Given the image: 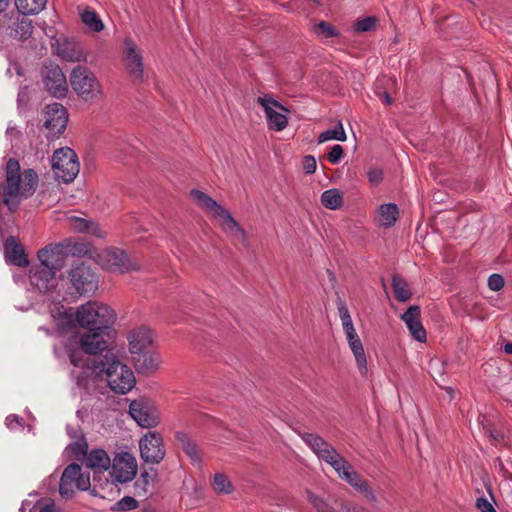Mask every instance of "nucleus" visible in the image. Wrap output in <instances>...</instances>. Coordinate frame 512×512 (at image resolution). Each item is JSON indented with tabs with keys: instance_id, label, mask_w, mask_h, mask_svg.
Returning <instances> with one entry per match:
<instances>
[{
	"instance_id": "obj_55",
	"label": "nucleus",
	"mask_w": 512,
	"mask_h": 512,
	"mask_svg": "<svg viewBox=\"0 0 512 512\" xmlns=\"http://www.w3.org/2000/svg\"><path fill=\"white\" fill-rule=\"evenodd\" d=\"M490 437L494 440L495 443H500L504 439V435L499 431H490Z\"/></svg>"
},
{
	"instance_id": "obj_18",
	"label": "nucleus",
	"mask_w": 512,
	"mask_h": 512,
	"mask_svg": "<svg viewBox=\"0 0 512 512\" xmlns=\"http://www.w3.org/2000/svg\"><path fill=\"white\" fill-rule=\"evenodd\" d=\"M55 53L68 62H87L88 54L83 45L74 39H57Z\"/></svg>"
},
{
	"instance_id": "obj_27",
	"label": "nucleus",
	"mask_w": 512,
	"mask_h": 512,
	"mask_svg": "<svg viewBox=\"0 0 512 512\" xmlns=\"http://www.w3.org/2000/svg\"><path fill=\"white\" fill-rule=\"evenodd\" d=\"M84 465L95 472H103L111 465L107 452L103 449H93L84 457Z\"/></svg>"
},
{
	"instance_id": "obj_31",
	"label": "nucleus",
	"mask_w": 512,
	"mask_h": 512,
	"mask_svg": "<svg viewBox=\"0 0 512 512\" xmlns=\"http://www.w3.org/2000/svg\"><path fill=\"white\" fill-rule=\"evenodd\" d=\"M47 0H15L18 13L23 15L37 14L42 11Z\"/></svg>"
},
{
	"instance_id": "obj_57",
	"label": "nucleus",
	"mask_w": 512,
	"mask_h": 512,
	"mask_svg": "<svg viewBox=\"0 0 512 512\" xmlns=\"http://www.w3.org/2000/svg\"><path fill=\"white\" fill-rule=\"evenodd\" d=\"M152 477L147 472H143L140 476V481L144 483V485H148Z\"/></svg>"
},
{
	"instance_id": "obj_9",
	"label": "nucleus",
	"mask_w": 512,
	"mask_h": 512,
	"mask_svg": "<svg viewBox=\"0 0 512 512\" xmlns=\"http://www.w3.org/2000/svg\"><path fill=\"white\" fill-rule=\"evenodd\" d=\"M68 278L80 295H90L98 289L99 280L97 275L84 262L74 265L68 271Z\"/></svg>"
},
{
	"instance_id": "obj_60",
	"label": "nucleus",
	"mask_w": 512,
	"mask_h": 512,
	"mask_svg": "<svg viewBox=\"0 0 512 512\" xmlns=\"http://www.w3.org/2000/svg\"><path fill=\"white\" fill-rule=\"evenodd\" d=\"M347 512H369V511L363 507H353V508L349 509Z\"/></svg>"
},
{
	"instance_id": "obj_36",
	"label": "nucleus",
	"mask_w": 512,
	"mask_h": 512,
	"mask_svg": "<svg viewBox=\"0 0 512 512\" xmlns=\"http://www.w3.org/2000/svg\"><path fill=\"white\" fill-rule=\"evenodd\" d=\"M213 489L218 494H230L233 491V485L228 477L223 473H216L212 482Z\"/></svg>"
},
{
	"instance_id": "obj_8",
	"label": "nucleus",
	"mask_w": 512,
	"mask_h": 512,
	"mask_svg": "<svg viewBox=\"0 0 512 512\" xmlns=\"http://www.w3.org/2000/svg\"><path fill=\"white\" fill-rule=\"evenodd\" d=\"M97 260L99 265L112 273H126L138 270L139 265L133 262L125 251L118 248H109L98 254Z\"/></svg>"
},
{
	"instance_id": "obj_10",
	"label": "nucleus",
	"mask_w": 512,
	"mask_h": 512,
	"mask_svg": "<svg viewBox=\"0 0 512 512\" xmlns=\"http://www.w3.org/2000/svg\"><path fill=\"white\" fill-rule=\"evenodd\" d=\"M123 62L125 69L134 84L144 82V63L142 53L131 38L124 40Z\"/></svg>"
},
{
	"instance_id": "obj_23",
	"label": "nucleus",
	"mask_w": 512,
	"mask_h": 512,
	"mask_svg": "<svg viewBox=\"0 0 512 512\" xmlns=\"http://www.w3.org/2000/svg\"><path fill=\"white\" fill-rule=\"evenodd\" d=\"M420 315V307L418 305H412L405 311L401 318L405 322L412 337L419 342H425L427 335L420 321Z\"/></svg>"
},
{
	"instance_id": "obj_35",
	"label": "nucleus",
	"mask_w": 512,
	"mask_h": 512,
	"mask_svg": "<svg viewBox=\"0 0 512 512\" xmlns=\"http://www.w3.org/2000/svg\"><path fill=\"white\" fill-rule=\"evenodd\" d=\"M301 438L317 456L320 455V450H324L329 445L327 441L317 434L303 433Z\"/></svg>"
},
{
	"instance_id": "obj_37",
	"label": "nucleus",
	"mask_w": 512,
	"mask_h": 512,
	"mask_svg": "<svg viewBox=\"0 0 512 512\" xmlns=\"http://www.w3.org/2000/svg\"><path fill=\"white\" fill-rule=\"evenodd\" d=\"M346 133L344 131L343 125L341 122L338 123L336 127L333 129H328L324 132H322L318 136V143H324L329 140H338V141H345L346 140Z\"/></svg>"
},
{
	"instance_id": "obj_16",
	"label": "nucleus",
	"mask_w": 512,
	"mask_h": 512,
	"mask_svg": "<svg viewBox=\"0 0 512 512\" xmlns=\"http://www.w3.org/2000/svg\"><path fill=\"white\" fill-rule=\"evenodd\" d=\"M43 82L46 90L53 97L64 98L68 93L66 76L58 65L45 66Z\"/></svg>"
},
{
	"instance_id": "obj_14",
	"label": "nucleus",
	"mask_w": 512,
	"mask_h": 512,
	"mask_svg": "<svg viewBox=\"0 0 512 512\" xmlns=\"http://www.w3.org/2000/svg\"><path fill=\"white\" fill-rule=\"evenodd\" d=\"M129 413L137 424L144 428L155 427L160 422L159 411L146 399L132 401Z\"/></svg>"
},
{
	"instance_id": "obj_48",
	"label": "nucleus",
	"mask_w": 512,
	"mask_h": 512,
	"mask_svg": "<svg viewBox=\"0 0 512 512\" xmlns=\"http://www.w3.org/2000/svg\"><path fill=\"white\" fill-rule=\"evenodd\" d=\"M317 168L316 159L314 156L307 155L303 158V170L306 174L315 173Z\"/></svg>"
},
{
	"instance_id": "obj_21",
	"label": "nucleus",
	"mask_w": 512,
	"mask_h": 512,
	"mask_svg": "<svg viewBox=\"0 0 512 512\" xmlns=\"http://www.w3.org/2000/svg\"><path fill=\"white\" fill-rule=\"evenodd\" d=\"M37 257L40 264L37 267L59 271L64 265V256L59 245H47L38 251Z\"/></svg>"
},
{
	"instance_id": "obj_54",
	"label": "nucleus",
	"mask_w": 512,
	"mask_h": 512,
	"mask_svg": "<svg viewBox=\"0 0 512 512\" xmlns=\"http://www.w3.org/2000/svg\"><path fill=\"white\" fill-rule=\"evenodd\" d=\"M344 332L348 342L353 341L354 339H360L354 327L349 330H344Z\"/></svg>"
},
{
	"instance_id": "obj_58",
	"label": "nucleus",
	"mask_w": 512,
	"mask_h": 512,
	"mask_svg": "<svg viewBox=\"0 0 512 512\" xmlns=\"http://www.w3.org/2000/svg\"><path fill=\"white\" fill-rule=\"evenodd\" d=\"M380 98L386 103V104H391L392 103V98L390 97V95L387 93V92H383L381 95H380Z\"/></svg>"
},
{
	"instance_id": "obj_52",
	"label": "nucleus",
	"mask_w": 512,
	"mask_h": 512,
	"mask_svg": "<svg viewBox=\"0 0 512 512\" xmlns=\"http://www.w3.org/2000/svg\"><path fill=\"white\" fill-rule=\"evenodd\" d=\"M369 182L376 185L380 183L383 179V172L379 168H372L367 173Z\"/></svg>"
},
{
	"instance_id": "obj_46",
	"label": "nucleus",
	"mask_w": 512,
	"mask_h": 512,
	"mask_svg": "<svg viewBox=\"0 0 512 512\" xmlns=\"http://www.w3.org/2000/svg\"><path fill=\"white\" fill-rule=\"evenodd\" d=\"M505 281L500 274H492L488 278V287L492 291H499L504 287Z\"/></svg>"
},
{
	"instance_id": "obj_59",
	"label": "nucleus",
	"mask_w": 512,
	"mask_h": 512,
	"mask_svg": "<svg viewBox=\"0 0 512 512\" xmlns=\"http://www.w3.org/2000/svg\"><path fill=\"white\" fill-rule=\"evenodd\" d=\"M10 0H0V14L9 6Z\"/></svg>"
},
{
	"instance_id": "obj_6",
	"label": "nucleus",
	"mask_w": 512,
	"mask_h": 512,
	"mask_svg": "<svg viewBox=\"0 0 512 512\" xmlns=\"http://www.w3.org/2000/svg\"><path fill=\"white\" fill-rule=\"evenodd\" d=\"M52 169L57 179L72 182L80 169L76 153L67 147L56 150L52 156Z\"/></svg>"
},
{
	"instance_id": "obj_5",
	"label": "nucleus",
	"mask_w": 512,
	"mask_h": 512,
	"mask_svg": "<svg viewBox=\"0 0 512 512\" xmlns=\"http://www.w3.org/2000/svg\"><path fill=\"white\" fill-rule=\"evenodd\" d=\"M70 84L73 91L85 101L103 96V88L96 75L86 66L78 65L71 70Z\"/></svg>"
},
{
	"instance_id": "obj_11",
	"label": "nucleus",
	"mask_w": 512,
	"mask_h": 512,
	"mask_svg": "<svg viewBox=\"0 0 512 512\" xmlns=\"http://www.w3.org/2000/svg\"><path fill=\"white\" fill-rule=\"evenodd\" d=\"M257 103L263 107L268 124L272 129L282 131L287 127L288 118L282 113H289V110L285 106L267 94L259 96Z\"/></svg>"
},
{
	"instance_id": "obj_28",
	"label": "nucleus",
	"mask_w": 512,
	"mask_h": 512,
	"mask_svg": "<svg viewBox=\"0 0 512 512\" xmlns=\"http://www.w3.org/2000/svg\"><path fill=\"white\" fill-rule=\"evenodd\" d=\"M342 480L350 484L353 488L363 493L365 496H373L372 490L366 480H364L360 474H358L352 465L350 469H347L340 476Z\"/></svg>"
},
{
	"instance_id": "obj_3",
	"label": "nucleus",
	"mask_w": 512,
	"mask_h": 512,
	"mask_svg": "<svg viewBox=\"0 0 512 512\" xmlns=\"http://www.w3.org/2000/svg\"><path fill=\"white\" fill-rule=\"evenodd\" d=\"M98 369L105 372L108 386L115 393L126 394L135 386L133 371L121 363L113 352L108 351L103 359L99 360Z\"/></svg>"
},
{
	"instance_id": "obj_49",
	"label": "nucleus",
	"mask_w": 512,
	"mask_h": 512,
	"mask_svg": "<svg viewBox=\"0 0 512 512\" xmlns=\"http://www.w3.org/2000/svg\"><path fill=\"white\" fill-rule=\"evenodd\" d=\"M117 507L122 511L132 510L137 507V501L132 497L126 496L117 503Z\"/></svg>"
},
{
	"instance_id": "obj_38",
	"label": "nucleus",
	"mask_w": 512,
	"mask_h": 512,
	"mask_svg": "<svg viewBox=\"0 0 512 512\" xmlns=\"http://www.w3.org/2000/svg\"><path fill=\"white\" fill-rule=\"evenodd\" d=\"M348 344L355 356L359 368L366 369L367 360L361 340L354 339L353 341L348 342Z\"/></svg>"
},
{
	"instance_id": "obj_30",
	"label": "nucleus",
	"mask_w": 512,
	"mask_h": 512,
	"mask_svg": "<svg viewBox=\"0 0 512 512\" xmlns=\"http://www.w3.org/2000/svg\"><path fill=\"white\" fill-rule=\"evenodd\" d=\"M399 217V209L396 204L388 203L379 207V225L384 228L392 227Z\"/></svg>"
},
{
	"instance_id": "obj_15",
	"label": "nucleus",
	"mask_w": 512,
	"mask_h": 512,
	"mask_svg": "<svg viewBox=\"0 0 512 512\" xmlns=\"http://www.w3.org/2000/svg\"><path fill=\"white\" fill-rule=\"evenodd\" d=\"M68 116L65 107L60 103H53L46 107L44 112V127L48 137L59 136L66 128Z\"/></svg>"
},
{
	"instance_id": "obj_17",
	"label": "nucleus",
	"mask_w": 512,
	"mask_h": 512,
	"mask_svg": "<svg viewBox=\"0 0 512 512\" xmlns=\"http://www.w3.org/2000/svg\"><path fill=\"white\" fill-rule=\"evenodd\" d=\"M108 330H87L79 335L76 344H78L85 354L96 355L108 347V341L105 338Z\"/></svg>"
},
{
	"instance_id": "obj_24",
	"label": "nucleus",
	"mask_w": 512,
	"mask_h": 512,
	"mask_svg": "<svg viewBox=\"0 0 512 512\" xmlns=\"http://www.w3.org/2000/svg\"><path fill=\"white\" fill-rule=\"evenodd\" d=\"M177 446L189 457L193 465L201 466L203 462L202 451L196 441L186 432L175 433Z\"/></svg>"
},
{
	"instance_id": "obj_1",
	"label": "nucleus",
	"mask_w": 512,
	"mask_h": 512,
	"mask_svg": "<svg viewBox=\"0 0 512 512\" xmlns=\"http://www.w3.org/2000/svg\"><path fill=\"white\" fill-rule=\"evenodd\" d=\"M37 185V173L33 169H26L21 172L19 162L10 158L6 162L4 178L0 180V201L10 211H16L22 199H26L35 193Z\"/></svg>"
},
{
	"instance_id": "obj_26",
	"label": "nucleus",
	"mask_w": 512,
	"mask_h": 512,
	"mask_svg": "<svg viewBox=\"0 0 512 512\" xmlns=\"http://www.w3.org/2000/svg\"><path fill=\"white\" fill-rule=\"evenodd\" d=\"M56 271L35 267L31 271L30 283L41 292H48L56 287Z\"/></svg>"
},
{
	"instance_id": "obj_56",
	"label": "nucleus",
	"mask_w": 512,
	"mask_h": 512,
	"mask_svg": "<svg viewBox=\"0 0 512 512\" xmlns=\"http://www.w3.org/2000/svg\"><path fill=\"white\" fill-rule=\"evenodd\" d=\"M39 512H57L53 502L44 505Z\"/></svg>"
},
{
	"instance_id": "obj_47",
	"label": "nucleus",
	"mask_w": 512,
	"mask_h": 512,
	"mask_svg": "<svg viewBox=\"0 0 512 512\" xmlns=\"http://www.w3.org/2000/svg\"><path fill=\"white\" fill-rule=\"evenodd\" d=\"M339 453L337 450L329 444L328 447H326L324 450H320V455L317 457L320 460L325 461L326 463H329L333 458H335Z\"/></svg>"
},
{
	"instance_id": "obj_22",
	"label": "nucleus",
	"mask_w": 512,
	"mask_h": 512,
	"mask_svg": "<svg viewBox=\"0 0 512 512\" xmlns=\"http://www.w3.org/2000/svg\"><path fill=\"white\" fill-rule=\"evenodd\" d=\"M131 358L135 369L141 374L157 371L161 363L160 355L154 349L135 354Z\"/></svg>"
},
{
	"instance_id": "obj_13",
	"label": "nucleus",
	"mask_w": 512,
	"mask_h": 512,
	"mask_svg": "<svg viewBox=\"0 0 512 512\" xmlns=\"http://www.w3.org/2000/svg\"><path fill=\"white\" fill-rule=\"evenodd\" d=\"M136 474L137 461L132 454L128 452H123L115 456L110 471V475L113 479V482H130L134 479Z\"/></svg>"
},
{
	"instance_id": "obj_42",
	"label": "nucleus",
	"mask_w": 512,
	"mask_h": 512,
	"mask_svg": "<svg viewBox=\"0 0 512 512\" xmlns=\"http://www.w3.org/2000/svg\"><path fill=\"white\" fill-rule=\"evenodd\" d=\"M70 449L72 451V454L76 458H79V456L85 457L86 454L88 453L87 452L88 444H87L85 438L82 436L76 442H74L73 444L70 445Z\"/></svg>"
},
{
	"instance_id": "obj_43",
	"label": "nucleus",
	"mask_w": 512,
	"mask_h": 512,
	"mask_svg": "<svg viewBox=\"0 0 512 512\" xmlns=\"http://www.w3.org/2000/svg\"><path fill=\"white\" fill-rule=\"evenodd\" d=\"M376 26V18L374 17H366L364 19L359 20L356 23L355 30L357 32H366L372 30Z\"/></svg>"
},
{
	"instance_id": "obj_4",
	"label": "nucleus",
	"mask_w": 512,
	"mask_h": 512,
	"mask_svg": "<svg viewBox=\"0 0 512 512\" xmlns=\"http://www.w3.org/2000/svg\"><path fill=\"white\" fill-rule=\"evenodd\" d=\"M75 318L87 330H109L116 320V312L104 303L88 301L77 308Z\"/></svg>"
},
{
	"instance_id": "obj_34",
	"label": "nucleus",
	"mask_w": 512,
	"mask_h": 512,
	"mask_svg": "<svg viewBox=\"0 0 512 512\" xmlns=\"http://www.w3.org/2000/svg\"><path fill=\"white\" fill-rule=\"evenodd\" d=\"M81 19L83 23L94 32H100L104 28V24L98 14L89 8L81 12Z\"/></svg>"
},
{
	"instance_id": "obj_29",
	"label": "nucleus",
	"mask_w": 512,
	"mask_h": 512,
	"mask_svg": "<svg viewBox=\"0 0 512 512\" xmlns=\"http://www.w3.org/2000/svg\"><path fill=\"white\" fill-rule=\"evenodd\" d=\"M32 31V21L25 15L18 13L15 22L11 26V36L19 40H26L31 36Z\"/></svg>"
},
{
	"instance_id": "obj_40",
	"label": "nucleus",
	"mask_w": 512,
	"mask_h": 512,
	"mask_svg": "<svg viewBox=\"0 0 512 512\" xmlns=\"http://www.w3.org/2000/svg\"><path fill=\"white\" fill-rule=\"evenodd\" d=\"M315 33L323 35L326 38H332L338 35L336 29L327 22L321 21L315 26Z\"/></svg>"
},
{
	"instance_id": "obj_53",
	"label": "nucleus",
	"mask_w": 512,
	"mask_h": 512,
	"mask_svg": "<svg viewBox=\"0 0 512 512\" xmlns=\"http://www.w3.org/2000/svg\"><path fill=\"white\" fill-rule=\"evenodd\" d=\"M86 232L98 238H104L106 235V233L100 228V226L93 221H90L89 229H87Z\"/></svg>"
},
{
	"instance_id": "obj_33",
	"label": "nucleus",
	"mask_w": 512,
	"mask_h": 512,
	"mask_svg": "<svg viewBox=\"0 0 512 512\" xmlns=\"http://www.w3.org/2000/svg\"><path fill=\"white\" fill-rule=\"evenodd\" d=\"M321 203L328 209H339L343 205V194L335 188L326 190L321 195Z\"/></svg>"
},
{
	"instance_id": "obj_19",
	"label": "nucleus",
	"mask_w": 512,
	"mask_h": 512,
	"mask_svg": "<svg viewBox=\"0 0 512 512\" xmlns=\"http://www.w3.org/2000/svg\"><path fill=\"white\" fill-rule=\"evenodd\" d=\"M65 351L69 357L70 363L75 367H80L85 369L84 373L89 376L96 373V370L99 368V361L96 359L86 358L84 356V351L81 347L76 344V341L72 340L65 344Z\"/></svg>"
},
{
	"instance_id": "obj_50",
	"label": "nucleus",
	"mask_w": 512,
	"mask_h": 512,
	"mask_svg": "<svg viewBox=\"0 0 512 512\" xmlns=\"http://www.w3.org/2000/svg\"><path fill=\"white\" fill-rule=\"evenodd\" d=\"M308 501L319 511L323 512L326 508V504L323 499L311 492H308Z\"/></svg>"
},
{
	"instance_id": "obj_20",
	"label": "nucleus",
	"mask_w": 512,
	"mask_h": 512,
	"mask_svg": "<svg viewBox=\"0 0 512 512\" xmlns=\"http://www.w3.org/2000/svg\"><path fill=\"white\" fill-rule=\"evenodd\" d=\"M127 339L131 356L153 349V334L148 327L141 326L133 329Z\"/></svg>"
},
{
	"instance_id": "obj_32",
	"label": "nucleus",
	"mask_w": 512,
	"mask_h": 512,
	"mask_svg": "<svg viewBox=\"0 0 512 512\" xmlns=\"http://www.w3.org/2000/svg\"><path fill=\"white\" fill-rule=\"evenodd\" d=\"M392 288L395 298L400 302H406L412 297L408 283L397 274L392 277Z\"/></svg>"
},
{
	"instance_id": "obj_39",
	"label": "nucleus",
	"mask_w": 512,
	"mask_h": 512,
	"mask_svg": "<svg viewBox=\"0 0 512 512\" xmlns=\"http://www.w3.org/2000/svg\"><path fill=\"white\" fill-rule=\"evenodd\" d=\"M328 464L337 472L339 477L344 471L350 469L351 466V464L340 454L333 458Z\"/></svg>"
},
{
	"instance_id": "obj_61",
	"label": "nucleus",
	"mask_w": 512,
	"mask_h": 512,
	"mask_svg": "<svg viewBox=\"0 0 512 512\" xmlns=\"http://www.w3.org/2000/svg\"><path fill=\"white\" fill-rule=\"evenodd\" d=\"M503 350L507 354H512V343H506L503 347Z\"/></svg>"
},
{
	"instance_id": "obj_45",
	"label": "nucleus",
	"mask_w": 512,
	"mask_h": 512,
	"mask_svg": "<svg viewBox=\"0 0 512 512\" xmlns=\"http://www.w3.org/2000/svg\"><path fill=\"white\" fill-rule=\"evenodd\" d=\"M70 224L75 231L86 232L89 229L90 221L79 217H71Z\"/></svg>"
},
{
	"instance_id": "obj_41",
	"label": "nucleus",
	"mask_w": 512,
	"mask_h": 512,
	"mask_svg": "<svg viewBox=\"0 0 512 512\" xmlns=\"http://www.w3.org/2000/svg\"><path fill=\"white\" fill-rule=\"evenodd\" d=\"M338 311L342 322L343 330H349L352 327H354L349 310L343 302L339 304Z\"/></svg>"
},
{
	"instance_id": "obj_7",
	"label": "nucleus",
	"mask_w": 512,
	"mask_h": 512,
	"mask_svg": "<svg viewBox=\"0 0 512 512\" xmlns=\"http://www.w3.org/2000/svg\"><path fill=\"white\" fill-rule=\"evenodd\" d=\"M90 484V475L82 473V468L79 464L71 463L62 473L59 492L64 498H71L76 490H88Z\"/></svg>"
},
{
	"instance_id": "obj_25",
	"label": "nucleus",
	"mask_w": 512,
	"mask_h": 512,
	"mask_svg": "<svg viewBox=\"0 0 512 512\" xmlns=\"http://www.w3.org/2000/svg\"><path fill=\"white\" fill-rule=\"evenodd\" d=\"M4 256L6 262L18 267H27L29 265L28 257L23 246L15 237H9L4 244Z\"/></svg>"
},
{
	"instance_id": "obj_44",
	"label": "nucleus",
	"mask_w": 512,
	"mask_h": 512,
	"mask_svg": "<svg viewBox=\"0 0 512 512\" xmlns=\"http://www.w3.org/2000/svg\"><path fill=\"white\" fill-rule=\"evenodd\" d=\"M344 156L343 147L339 144H336L332 147L331 151L327 155V159L332 164L338 163Z\"/></svg>"
},
{
	"instance_id": "obj_51",
	"label": "nucleus",
	"mask_w": 512,
	"mask_h": 512,
	"mask_svg": "<svg viewBox=\"0 0 512 512\" xmlns=\"http://www.w3.org/2000/svg\"><path fill=\"white\" fill-rule=\"evenodd\" d=\"M476 508L481 512H496L491 502L484 497H480L476 500Z\"/></svg>"
},
{
	"instance_id": "obj_12",
	"label": "nucleus",
	"mask_w": 512,
	"mask_h": 512,
	"mask_svg": "<svg viewBox=\"0 0 512 512\" xmlns=\"http://www.w3.org/2000/svg\"><path fill=\"white\" fill-rule=\"evenodd\" d=\"M140 455L144 462L160 463L166 454L163 438L157 432H148L139 441Z\"/></svg>"
},
{
	"instance_id": "obj_2",
	"label": "nucleus",
	"mask_w": 512,
	"mask_h": 512,
	"mask_svg": "<svg viewBox=\"0 0 512 512\" xmlns=\"http://www.w3.org/2000/svg\"><path fill=\"white\" fill-rule=\"evenodd\" d=\"M190 195L195 203L207 213L220 219V226L234 242L246 244V233L232 217L231 213L218 204L208 194L200 190H191Z\"/></svg>"
}]
</instances>
